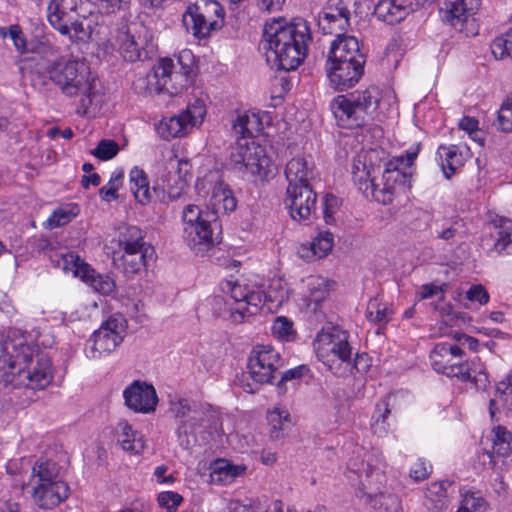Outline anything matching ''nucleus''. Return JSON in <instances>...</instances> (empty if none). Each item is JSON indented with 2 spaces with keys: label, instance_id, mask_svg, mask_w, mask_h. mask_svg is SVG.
I'll use <instances>...</instances> for the list:
<instances>
[{
  "label": "nucleus",
  "instance_id": "44",
  "mask_svg": "<svg viewBox=\"0 0 512 512\" xmlns=\"http://www.w3.org/2000/svg\"><path fill=\"white\" fill-rule=\"evenodd\" d=\"M289 413L286 411H280L279 409L273 410L268 415V421L271 425L270 437L273 440H278L283 437V431L285 429V422L289 421Z\"/></svg>",
  "mask_w": 512,
  "mask_h": 512
},
{
  "label": "nucleus",
  "instance_id": "39",
  "mask_svg": "<svg viewBox=\"0 0 512 512\" xmlns=\"http://www.w3.org/2000/svg\"><path fill=\"white\" fill-rule=\"evenodd\" d=\"M86 16H76L70 21L71 23H66V26L61 27H53L63 36H69L71 40H78L85 42L91 36V27L89 24H85Z\"/></svg>",
  "mask_w": 512,
  "mask_h": 512
},
{
  "label": "nucleus",
  "instance_id": "21",
  "mask_svg": "<svg viewBox=\"0 0 512 512\" xmlns=\"http://www.w3.org/2000/svg\"><path fill=\"white\" fill-rule=\"evenodd\" d=\"M451 355H463V350L457 345L450 343H438L430 353V360L433 369L448 377H456L458 379L467 378L465 366L457 367L450 365L449 359Z\"/></svg>",
  "mask_w": 512,
  "mask_h": 512
},
{
  "label": "nucleus",
  "instance_id": "1",
  "mask_svg": "<svg viewBox=\"0 0 512 512\" xmlns=\"http://www.w3.org/2000/svg\"><path fill=\"white\" fill-rule=\"evenodd\" d=\"M266 43V58L277 70L291 71L299 67L308 53L312 34L308 22L294 18L287 22L284 18L267 22L263 30Z\"/></svg>",
  "mask_w": 512,
  "mask_h": 512
},
{
  "label": "nucleus",
  "instance_id": "56",
  "mask_svg": "<svg viewBox=\"0 0 512 512\" xmlns=\"http://www.w3.org/2000/svg\"><path fill=\"white\" fill-rule=\"evenodd\" d=\"M272 332L281 338H287L293 333V323L286 317L279 316L272 325Z\"/></svg>",
  "mask_w": 512,
  "mask_h": 512
},
{
  "label": "nucleus",
  "instance_id": "12",
  "mask_svg": "<svg viewBox=\"0 0 512 512\" xmlns=\"http://www.w3.org/2000/svg\"><path fill=\"white\" fill-rule=\"evenodd\" d=\"M481 5L480 0H447L440 8L443 23L466 37L475 36L479 26L474 18Z\"/></svg>",
  "mask_w": 512,
  "mask_h": 512
},
{
  "label": "nucleus",
  "instance_id": "30",
  "mask_svg": "<svg viewBox=\"0 0 512 512\" xmlns=\"http://www.w3.org/2000/svg\"><path fill=\"white\" fill-rule=\"evenodd\" d=\"M333 247V235L329 231L320 232L308 245L303 244L298 248V255L306 261L321 259L328 255Z\"/></svg>",
  "mask_w": 512,
  "mask_h": 512
},
{
  "label": "nucleus",
  "instance_id": "48",
  "mask_svg": "<svg viewBox=\"0 0 512 512\" xmlns=\"http://www.w3.org/2000/svg\"><path fill=\"white\" fill-rule=\"evenodd\" d=\"M498 128L505 133H512V97L501 105L497 116Z\"/></svg>",
  "mask_w": 512,
  "mask_h": 512
},
{
  "label": "nucleus",
  "instance_id": "7",
  "mask_svg": "<svg viewBox=\"0 0 512 512\" xmlns=\"http://www.w3.org/2000/svg\"><path fill=\"white\" fill-rule=\"evenodd\" d=\"M317 357L322 361L328 369L335 375L341 376L340 365L335 367L336 360H339L345 365V370L348 369L350 373L355 369L359 372V356L352 361V347L349 344V334L347 331L341 330L338 327H332L328 330H322L318 333L314 342Z\"/></svg>",
  "mask_w": 512,
  "mask_h": 512
},
{
  "label": "nucleus",
  "instance_id": "41",
  "mask_svg": "<svg viewBox=\"0 0 512 512\" xmlns=\"http://www.w3.org/2000/svg\"><path fill=\"white\" fill-rule=\"evenodd\" d=\"M328 294L329 292L325 279L318 276H310L308 278L307 294L305 295L307 306H310L312 303L318 306L327 298Z\"/></svg>",
  "mask_w": 512,
  "mask_h": 512
},
{
  "label": "nucleus",
  "instance_id": "13",
  "mask_svg": "<svg viewBox=\"0 0 512 512\" xmlns=\"http://www.w3.org/2000/svg\"><path fill=\"white\" fill-rule=\"evenodd\" d=\"M358 0H328L318 15V26L324 34L334 35L335 40L351 38L346 35L350 16L356 13Z\"/></svg>",
  "mask_w": 512,
  "mask_h": 512
},
{
  "label": "nucleus",
  "instance_id": "64",
  "mask_svg": "<svg viewBox=\"0 0 512 512\" xmlns=\"http://www.w3.org/2000/svg\"><path fill=\"white\" fill-rule=\"evenodd\" d=\"M72 214L69 211L64 209H58L53 212V214L48 218V223L51 228L61 227L67 224L71 218Z\"/></svg>",
  "mask_w": 512,
  "mask_h": 512
},
{
  "label": "nucleus",
  "instance_id": "22",
  "mask_svg": "<svg viewBox=\"0 0 512 512\" xmlns=\"http://www.w3.org/2000/svg\"><path fill=\"white\" fill-rule=\"evenodd\" d=\"M111 45L128 62L143 61L149 57L144 48V41L136 38L129 29H118L111 40Z\"/></svg>",
  "mask_w": 512,
  "mask_h": 512
},
{
  "label": "nucleus",
  "instance_id": "24",
  "mask_svg": "<svg viewBox=\"0 0 512 512\" xmlns=\"http://www.w3.org/2000/svg\"><path fill=\"white\" fill-rule=\"evenodd\" d=\"M284 174L288 183L287 188L312 186L311 182L315 176L314 165L304 156H296L287 162Z\"/></svg>",
  "mask_w": 512,
  "mask_h": 512
},
{
  "label": "nucleus",
  "instance_id": "62",
  "mask_svg": "<svg viewBox=\"0 0 512 512\" xmlns=\"http://www.w3.org/2000/svg\"><path fill=\"white\" fill-rule=\"evenodd\" d=\"M101 13L112 14L120 10L123 4H128L130 0H94Z\"/></svg>",
  "mask_w": 512,
  "mask_h": 512
},
{
  "label": "nucleus",
  "instance_id": "45",
  "mask_svg": "<svg viewBox=\"0 0 512 512\" xmlns=\"http://www.w3.org/2000/svg\"><path fill=\"white\" fill-rule=\"evenodd\" d=\"M387 311L385 305L381 304L377 298H373L368 303L366 317L371 322L386 324L389 321Z\"/></svg>",
  "mask_w": 512,
  "mask_h": 512
},
{
  "label": "nucleus",
  "instance_id": "33",
  "mask_svg": "<svg viewBox=\"0 0 512 512\" xmlns=\"http://www.w3.org/2000/svg\"><path fill=\"white\" fill-rule=\"evenodd\" d=\"M117 439L125 451L139 453L145 448L142 435L133 430L132 426L125 420L120 421L116 427Z\"/></svg>",
  "mask_w": 512,
  "mask_h": 512
},
{
  "label": "nucleus",
  "instance_id": "4",
  "mask_svg": "<svg viewBox=\"0 0 512 512\" xmlns=\"http://www.w3.org/2000/svg\"><path fill=\"white\" fill-rule=\"evenodd\" d=\"M195 76V60L192 52L182 50L174 57L160 58L153 67L155 91L176 96L186 89Z\"/></svg>",
  "mask_w": 512,
  "mask_h": 512
},
{
  "label": "nucleus",
  "instance_id": "11",
  "mask_svg": "<svg viewBox=\"0 0 512 512\" xmlns=\"http://www.w3.org/2000/svg\"><path fill=\"white\" fill-rule=\"evenodd\" d=\"M270 162L266 149L253 140L237 139L231 147L230 165L239 172L267 175Z\"/></svg>",
  "mask_w": 512,
  "mask_h": 512
},
{
  "label": "nucleus",
  "instance_id": "17",
  "mask_svg": "<svg viewBox=\"0 0 512 512\" xmlns=\"http://www.w3.org/2000/svg\"><path fill=\"white\" fill-rule=\"evenodd\" d=\"M284 203L293 220L306 221L316 210L317 194L312 186L286 188Z\"/></svg>",
  "mask_w": 512,
  "mask_h": 512
},
{
  "label": "nucleus",
  "instance_id": "9",
  "mask_svg": "<svg viewBox=\"0 0 512 512\" xmlns=\"http://www.w3.org/2000/svg\"><path fill=\"white\" fill-rule=\"evenodd\" d=\"M225 12L216 0H199L190 5L183 14L182 22L186 31L198 39L208 37L211 32L224 25Z\"/></svg>",
  "mask_w": 512,
  "mask_h": 512
},
{
  "label": "nucleus",
  "instance_id": "57",
  "mask_svg": "<svg viewBox=\"0 0 512 512\" xmlns=\"http://www.w3.org/2000/svg\"><path fill=\"white\" fill-rule=\"evenodd\" d=\"M227 292L230 293L231 298L235 300L236 307L244 306V302L248 295L249 289L246 286H242L239 283L227 282Z\"/></svg>",
  "mask_w": 512,
  "mask_h": 512
},
{
  "label": "nucleus",
  "instance_id": "26",
  "mask_svg": "<svg viewBox=\"0 0 512 512\" xmlns=\"http://www.w3.org/2000/svg\"><path fill=\"white\" fill-rule=\"evenodd\" d=\"M413 11L414 6L410 0H379L373 13L379 20L392 25L399 23Z\"/></svg>",
  "mask_w": 512,
  "mask_h": 512
},
{
  "label": "nucleus",
  "instance_id": "52",
  "mask_svg": "<svg viewBox=\"0 0 512 512\" xmlns=\"http://www.w3.org/2000/svg\"><path fill=\"white\" fill-rule=\"evenodd\" d=\"M20 347V343L15 344L12 341H0V362L8 364L11 369H16L14 365V356L16 350Z\"/></svg>",
  "mask_w": 512,
  "mask_h": 512
},
{
  "label": "nucleus",
  "instance_id": "38",
  "mask_svg": "<svg viewBox=\"0 0 512 512\" xmlns=\"http://www.w3.org/2000/svg\"><path fill=\"white\" fill-rule=\"evenodd\" d=\"M191 128L189 122H187V118H185L181 112L179 115L172 116L162 121L158 131L164 139H170L186 135Z\"/></svg>",
  "mask_w": 512,
  "mask_h": 512
},
{
  "label": "nucleus",
  "instance_id": "28",
  "mask_svg": "<svg viewBox=\"0 0 512 512\" xmlns=\"http://www.w3.org/2000/svg\"><path fill=\"white\" fill-rule=\"evenodd\" d=\"M490 225L494 229L491 233L494 239L492 250L498 255H512V220L495 216Z\"/></svg>",
  "mask_w": 512,
  "mask_h": 512
},
{
  "label": "nucleus",
  "instance_id": "50",
  "mask_svg": "<svg viewBox=\"0 0 512 512\" xmlns=\"http://www.w3.org/2000/svg\"><path fill=\"white\" fill-rule=\"evenodd\" d=\"M123 179L122 172H114L107 185L103 186L99 190L100 197L109 202L111 199L117 198V191L121 186Z\"/></svg>",
  "mask_w": 512,
  "mask_h": 512
},
{
  "label": "nucleus",
  "instance_id": "19",
  "mask_svg": "<svg viewBox=\"0 0 512 512\" xmlns=\"http://www.w3.org/2000/svg\"><path fill=\"white\" fill-rule=\"evenodd\" d=\"M89 0H50L47 7V19L52 27H65L76 16H86Z\"/></svg>",
  "mask_w": 512,
  "mask_h": 512
},
{
  "label": "nucleus",
  "instance_id": "2",
  "mask_svg": "<svg viewBox=\"0 0 512 512\" xmlns=\"http://www.w3.org/2000/svg\"><path fill=\"white\" fill-rule=\"evenodd\" d=\"M33 81L45 85L46 79L51 80L66 96L82 95L77 114L90 115V108L97 96L95 80H90L87 65L80 60L67 57H57L38 63L32 72Z\"/></svg>",
  "mask_w": 512,
  "mask_h": 512
},
{
  "label": "nucleus",
  "instance_id": "54",
  "mask_svg": "<svg viewBox=\"0 0 512 512\" xmlns=\"http://www.w3.org/2000/svg\"><path fill=\"white\" fill-rule=\"evenodd\" d=\"M339 207V199L338 197L332 194H326L323 200V214L324 220L327 224L334 223V213Z\"/></svg>",
  "mask_w": 512,
  "mask_h": 512
},
{
  "label": "nucleus",
  "instance_id": "55",
  "mask_svg": "<svg viewBox=\"0 0 512 512\" xmlns=\"http://www.w3.org/2000/svg\"><path fill=\"white\" fill-rule=\"evenodd\" d=\"M432 466L424 459H418L410 469V477L415 481H422L431 474Z\"/></svg>",
  "mask_w": 512,
  "mask_h": 512
},
{
  "label": "nucleus",
  "instance_id": "58",
  "mask_svg": "<svg viewBox=\"0 0 512 512\" xmlns=\"http://www.w3.org/2000/svg\"><path fill=\"white\" fill-rule=\"evenodd\" d=\"M307 370L306 366L301 365L292 369H289L282 373L280 380L277 383V389L280 394H284L286 392L285 382L292 379L301 378L304 374V371Z\"/></svg>",
  "mask_w": 512,
  "mask_h": 512
},
{
  "label": "nucleus",
  "instance_id": "51",
  "mask_svg": "<svg viewBox=\"0 0 512 512\" xmlns=\"http://www.w3.org/2000/svg\"><path fill=\"white\" fill-rule=\"evenodd\" d=\"M512 454V444L504 442H493L491 452H487L486 455L489 458V464L492 468L496 467L498 460L509 457Z\"/></svg>",
  "mask_w": 512,
  "mask_h": 512
},
{
  "label": "nucleus",
  "instance_id": "25",
  "mask_svg": "<svg viewBox=\"0 0 512 512\" xmlns=\"http://www.w3.org/2000/svg\"><path fill=\"white\" fill-rule=\"evenodd\" d=\"M285 294L282 293L279 297L272 296V291L269 290L267 293L263 290H250L244 302V306L235 307L231 309V318L235 323H241L246 316L256 314L266 301H278L282 302L285 298Z\"/></svg>",
  "mask_w": 512,
  "mask_h": 512
},
{
  "label": "nucleus",
  "instance_id": "61",
  "mask_svg": "<svg viewBox=\"0 0 512 512\" xmlns=\"http://www.w3.org/2000/svg\"><path fill=\"white\" fill-rule=\"evenodd\" d=\"M471 363V378L468 380L472 382L477 390H486L490 384L487 373L483 369L477 370Z\"/></svg>",
  "mask_w": 512,
  "mask_h": 512
},
{
  "label": "nucleus",
  "instance_id": "29",
  "mask_svg": "<svg viewBox=\"0 0 512 512\" xmlns=\"http://www.w3.org/2000/svg\"><path fill=\"white\" fill-rule=\"evenodd\" d=\"M62 467L51 459H39L32 467L31 484L65 481Z\"/></svg>",
  "mask_w": 512,
  "mask_h": 512
},
{
  "label": "nucleus",
  "instance_id": "59",
  "mask_svg": "<svg viewBox=\"0 0 512 512\" xmlns=\"http://www.w3.org/2000/svg\"><path fill=\"white\" fill-rule=\"evenodd\" d=\"M466 298L470 301H477L480 305H485L489 302V293L486 288L481 285H473L466 292Z\"/></svg>",
  "mask_w": 512,
  "mask_h": 512
},
{
  "label": "nucleus",
  "instance_id": "37",
  "mask_svg": "<svg viewBox=\"0 0 512 512\" xmlns=\"http://www.w3.org/2000/svg\"><path fill=\"white\" fill-rule=\"evenodd\" d=\"M261 122L255 114H238L233 120L232 129L237 139H249L260 130Z\"/></svg>",
  "mask_w": 512,
  "mask_h": 512
},
{
  "label": "nucleus",
  "instance_id": "15",
  "mask_svg": "<svg viewBox=\"0 0 512 512\" xmlns=\"http://www.w3.org/2000/svg\"><path fill=\"white\" fill-rule=\"evenodd\" d=\"M403 159H392L387 162L382 174V187L373 192V199L384 205L390 204L393 196L405 187H411V171L403 167Z\"/></svg>",
  "mask_w": 512,
  "mask_h": 512
},
{
  "label": "nucleus",
  "instance_id": "23",
  "mask_svg": "<svg viewBox=\"0 0 512 512\" xmlns=\"http://www.w3.org/2000/svg\"><path fill=\"white\" fill-rule=\"evenodd\" d=\"M155 258V250L153 247L140 249H127L115 252L113 259L118 269H121L126 275H134L146 267L150 261Z\"/></svg>",
  "mask_w": 512,
  "mask_h": 512
},
{
  "label": "nucleus",
  "instance_id": "5",
  "mask_svg": "<svg viewBox=\"0 0 512 512\" xmlns=\"http://www.w3.org/2000/svg\"><path fill=\"white\" fill-rule=\"evenodd\" d=\"M378 103V89L370 87L363 91L337 96L331 101L330 108L339 127L355 129L372 119Z\"/></svg>",
  "mask_w": 512,
  "mask_h": 512
},
{
  "label": "nucleus",
  "instance_id": "27",
  "mask_svg": "<svg viewBox=\"0 0 512 512\" xmlns=\"http://www.w3.org/2000/svg\"><path fill=\"white\" fill-rule=\"evenodd\" d=\"M129 178L130 190L140 204L146 205L150 203L153 200V194L162 202L166 200L167 196L163 189L160 190L157 187H153V192H151L147 175L142 169L138 167L131 169Z\"/></svg>",
  "mask_w": 512,
  "mask_h": 512
},
{
  "label": "nucleus",
  "instance_id": "10",
  "mask_svg": "<svg viewBox=\"0 0 512 512\" xmlns=\"http://www.w3.org/2000/svg\"><path fill=\"white\" fill-rule=\"evenodd\" d=\"M126 331V321L121 315H112L88 339L86 356L101 359L110 355L122 342Z\"/></svg>",
  "mask_w": 512,
  "mask_h": 512
},
{
  "label": "nucleus",
  "instance_id": "18",
  "mask_svg": "<svg viewBox=\"0 0 512 512\" xmlns=\"http://www.w3.org/2000/svg\"><path fill=\"white\" fill-rule=\"evenodd\" d=\"M125 405L136 413L149 414L154 412L158 404V396L152 384L135 380L123 391Z\"/></svg>",
  "mask_w": 512,
  "mask_h": 512
},
{
  "label": "nucleus",
  "instance_id": "31",
  "mask_svg": "<svg viewBox=\"0 0 512 512\" xmlns=\"http://www.w3.org/2000/svg\"><path fill=\"white\" fill-rule=\"evenodd\" d=\"M210 203L213 207L212 212H214L216 216L219 212H233L237 207V200L234 197L232 190L222 181L215 184Z\"/></svg>",
  "mask_w": 512,
  "mask_h": 512
},
{
  "label": "nucleus",
  "instance_id": "34",
  "mask_svg": "<svg viewBox=\"0 0 512 512\" xmlns=\"http://www.w3.org/2000/svg\"><path fill=\"white\" fill-rule=\"evenodd\" d=\"M450 481H438L431 483L425 493V505L429 510L441 511L448 506L447 487Z\"/></svg>",
  "mask_w": 512,
  "mask_h": 512
},
{
  "label": "nucleus",
  "instance_id": "47",
  "mask_svg": "<svg viewBox=\"0 0 512 512\" xmlns=\"http://www.w3.org/2000/svg\"><path fill=\"white\" fill-rule=\"evenodd\" d=\"M206 108L204 102L200 99H196L193 103L189 104L186 110L182 111V114L187 118L191 127L203 121Z\"/></svg>",
  "mask_w": 512,
  "mask_h": 512
},
{
  "label": "nucleus",
  "instance_id": "36",
  "mask_svg": "<svg viewBox=\"0 0 512 512\" xmlns=\"http://www.w3.org/2000/svg\"><path fill=\"white\" fill-rule=\"evenodd\" d=\"M437 154L441 159V167L447 179L463 165V156L456 145L439 146Z\"/></svg>",
  "mask_w": 512,
  "mask_h": 512
},
{
  "label": "nucleus",
  "instance_id": "20",
  "mask_svg": "<svg viewBox=\"0 0 512 512\" xmlns=\"http://www.w3.org/2000/svg\"><path fill=\"white\" fill-rule=\"evenodd\" d=\"M31 485L33 503L41 509H52L58 506L61 502L65 501L70 494V487L66 481Z\"/></svg>",
  "mask_w": 512,
  "mask_h": 512
},
{
  "label": "nucleus",
  "instance_id": "32",
  "mask_svg": "<svg viewBox=\"0 0 512 512\" xmlns=\"http://www.w3.org/2000/svg\"><path fill=\"white\" fill-rule=\"evenodd\" d=\"M351 173L354 184L367 198H373V192L380 190L379 184H376L371 178L370 170L359 158L353 160Z\"/></svg>",
  "mask_w": 512,
  "mask_h": 512
},
{
  "label": "nucleus",
  "instance_id": "53",
  "mask_svg": "<svg viewBox=\"0 0 512 512\" xmlns=\"http://www.w3.org/2000/svg\"><path fill=\"white\" fill-rule=\"evenodd\" d=\"M158 503L161 507L165 508L168 512H174L180 505L183 498L180 494L172 491L161 492L158 495Z\"/></svg>",
  "mask_w": 512,
  "mask_h": 512
},
{
  "label": "nucleus",
  "instance_id": "40",
  "mask_svg": "<svg viewBox=\"0 0 512 512\" xmlns=\"http://www.w3.org/2000/svg\"><path fill=\"white\" fill-rule=\"evenodd\" d=\"M245 470V466L233 465L226 460H217L213 465L211 477L213 481L230 483L244 474Z\"/></svg>",
  "mask_w": 512,
  "mask_h": 512
},
{
  "label": "nucleus",
  "instance_id": "3",
  "mask_svg": "<svg viewBox=\"0 0 512 512\" xmlns=\"http://www.w3.org/2000/svg\"><path fill=\"white\" fill-rule=\"evenodd\" d=\"M366 58L356 37L333 40L327 59V76L338 91L352 88L364 73Z\"/></svg>",
  "mask_w": 512,
  "mask_h": 512
},
{
  "label": "nucleus",
  "instance_id": "14",
  "mask_svg": "<svg viewBox=\"0 0 512 512\" xmlns=\"http://www.w3.org/2000/svg\"><path fill=\"white\" fill-rule=\"evenodd\" d=\"M283 366L279 352L270 345H257L248 358L251 378L259 384L272 383L275 374Z\"/></svg>",
  "mask_w": 512,
  "mask_h": 512
},
{
  "label": "nucleus",
  "instance_id": "60",
  "mask_svg": "<svg viewBox=\"0 0 512 512\" xmlns=\"http://www.w3.org/2000/svg\"><path fill=\"white\" fill-rule=\"evenodd\" d=\"M460 224H461V220L455 219V220L451 221L449 226H447L441 230H439V229L435 230V233H436L435 237L437 239L444 240L451 244L452 240L458 234Z\"/></svg>",
  "mask_w": 512,
  "mask_h": 512
},
{
  "label": "nucleus",
  "instance_id": "46",
  "mask_svg": "<svg viewBox=\"0 0 512 512\" xmlns=\"http://www.w3.org/2000/svg\"><path fill=\"white\" fill-rule=\"evenodd\" d=\"M119 152L118 144L111 139H102L91 154L102 161L114 158Z\"/></svg>",
  "mask_w": 512,
  "mask_h": 512
},
{
  "label": "nucleus",
  "instance_id": "42",
  "mask_svg": "<svg viewBox=\"0 0 512 512\" xmlns=\"http://www.w3.org/2000/svg\"><path fill=\"white\" fill-rule=\"evenodd\" d=\"M0 36L2 38L9 37L13 41L15 49L21 54L32 51L22 28L17 24L9 27H0Z\"/></svg>",
  "mask_w": 512,
  "mask_h": 512
},
{
  "label": "nucleus",
  "instance_id": "6",
  "mask_svg": "<svg viewBox=\"0 0 512 512\" xmlns=\"http://www.w3.org/2000/svg\"><path fill=\"white\" fill-rule=\"evenodd\" d=\"M184 239L196 253L203 254L220 242V223L214 212L189 204L182 212Z\"/></svg>",
  "mask_w": 512,
  "mask_h": 512
},
{
  "label": "nucleus",
  "instance_id": "43",
  "mask_svg": "<svg viewBox=\"0 0 512 512\" xmlns=\"http://www.w3.org/2000/svg\"><path fill=\"white\" fill-rule=\"evenodd\" d=\"M491 52L496 59L512 58V29L492 41Z\"/></svg>",
  "mask_w": 512,
  "mask_h": 512
},
{
  "label": "nucleus",
  "instance_id": "49",
  "mask_svg": "<svg viewBox=\"0 0 512 512\" xmlns=\"http://www.w3.org/2000/svg\"><path fill=\"white\" fill-rule=\"evenodd\" d=\"M486 503L484 499L476 493H467L464 495L462 505L457 512H485Z\"/></svg>",
  "mask_w": 512,
  "mask_h": 512
},
{
  "label": "nucleus",
  "instance_id": "63",
  "mask_svg": "<svg viewBox=\"0 0 512 512\" xmlns=\"http://www.w3.org/2000/svg\"><path fill=\"white\" fill-rule=\"evenodd\" d=\"M177 174L179 177L180 189L187 185L188 180L191 178V164L189 160H177Z\"/></svg>",
  "mask_w": 512,
  "mask_h": 512
},
{
  "label": "nucleus",
  "instance_id": "8",
  "mask_svg": "<svg viewBox=\"0 0 512 512\" xmlns=\"http://www.w3.org/2000/svg\"><path fill=\"white\" fill-rule=\"evenodd\" d=\"M13 356L18 377L27 380L25 387L42 390L52 382L50 358L44 352H40L37 347L21 342Z\"/></svg>",
  "mask_w": 512,
  "mask_h": 512
},
{
  "label": "nucleus",
  "instance_id": "16",
  "mask_svg": "<svg viewBox=\"0 0 512 512\" xmlns=\"http://www.w3.org/2000/svg\"><path fill=\"white\" fill-rule=\"evenodd\" d=\"M63 262L64 269L72 270L75 276L90 284L95 291L109 295L115 290L116 285L112 277L96 273L79 255L68 253L63 256Z\"/></svg>",
  "mask_w": 512,
  "mask_h": 512
},
{
  "label": "nucleus",
  "instance_id": "35",
  "mask_svg": "<svg viewBox=\"0 0 512 512\" xmlns=\"http://www.w3.org/2000/svg\"><path fill=\"white\" fill-rule=\"evenodd\" d=\"M117 242L119 250L152 247L144 241L142 230L133 225H123L119 227Z\"/></svg>",
  "mask_w": 512,
  "mask_h": 512
}]
</instances>
